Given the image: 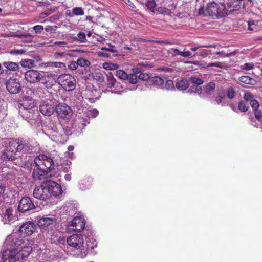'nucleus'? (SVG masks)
Masks as SVG:
<instances>
[{"label": "nucleus", "instance_id": "obj_34", "mask_svg": "<svg viewBox=\"0 0 262 262\" xmlns=\"http://www.w3.org/2000/svg\"><path fill=\"white\" fill-rule=\"evenodd\" d=\"M244 101L250 104L254 99V96L249 92H245L243 95Z\"/></svg>", "mask_w": 262, "mask_h": 262}, {"label": "nucleus", "instance_id": "obj_59", "mask_svg": "<svg viewBox=\"0 0 262 262\" xmlns=\"http://www.w3.org/2000/svg\"><path fill=\"white\" fill-rule=\"evenodd\" d=\"M223 63L222 62H213V63H210L207 66V68H209L211 67H216L218 68H222L223 67Z\"/></svg>", "mask_w": 262, "mask_h": 262}, {"label": "nucleus", "instance_id": "obj_28", "mask_svg": "<svg viewBox=\"0 0 262 262\" xmlns=\"http://www.w3.org/2000/svg\"><path fill=\"white\" fill-rule=\"evenodd\" d=\"M215 101L218 105L221 106H226L227 104V101H226V97L225 93H220L219 95L216 97Z\"/></svg>", "mask_w": 262, "mask_h": 262}, {"label": "nucleus", "instance_id": "obj_44", "mask_svg": "<svg viewBox=\"0 0 262 262\" xmlns=\"http://www.w3.org/2000/svg\"><path fill=\"white\" fill-rule=\"evenodd\" d=\"M24 145L26 146V150H23L25 152H27L29 153L33 152L35 148L34 145H32L30 143H25Z\"/></svg>", "mask_w": 262, "mask_h": 262}, {"label": "nucleus", "instance_id": "obj_47", "mask_svg": "<svg viewBox=\"0 0 262 262\" xmlns=\"http://www.w3.org/2000/svg\"><path fill=\"white\" fill-rule=\"evenodd\" d=\"M10 36L17 37L20 38H24L27 37H29L31 39L32 38V36L29 33L13 34L12 35H11Z\"/></svg>", "mask_w": 262, "mask_h": 262}, {"label": "nucleus", "instance_id": "obj_17", "mask_svg": "<svg viewBox=\"0 0 262 262\" xmlns=\"http://www.w3.org/2000/svg\"><path fill=\"white\" fill-rule=\"evenodd\" d=\"M85 220L81 216L75 217L70 223V229L76 232H81L85 227Z\"/></svg>", "mask_w": 262, "mask_h": 262}, {"label": "nucleus", "instance_id": "obj_21", "mask_svg": "<svg viewBox=\"0 0 262 262\" xmlns=\"http://www.w3.org/2000/svg\"><path fill=\"white\" fill-rule=\"evenodd\" d=\"M19 112L21 116L30 123H32V121L34 120L37 116V113H35L34 108L28 110L19 108Z\"/></svg>", "mask_w": 262, "mask_h": 262}, {"label": "nucleus", "instance_id": "obj_57", "mask_svg": "<svg viewBox=\"0 0 262 262\" xmlns=\"http://www.w3.org/2000/svg\"><path fill=\"white\" fill-rule=\"evenodd\" d=\"M43 77H47L48 78H54L57 76V74L55 72H47L43 73Z\"/></svg>", "mask_w": 262, "mask_h": 262}, {"label": "nucleus", "instance_id": "obj_37", "mask_svg": "<svg viewBox=\"0 0 262 262\" xmlns=\"http://www.w3.org/2000/svg\"><path fill=\"white\" fill-rule=\"evenodd\" d=\"M78 66L81 67H87L90 65V62L83 58H79L77 60Z\"/></svg>", "mask_w": 262, "mask_h": 262}, {"label": "nucleus", "instance_id": "obj_52", "mask_svg": "<svg viewBox=\"0 0 262 262\" xmlns=\"http://www.w3.org/2000/svg\"><path fill=\"white\" fill-rule=\"evenodd\" d=\"M149 78L148 74L141 72L138 75V79L142 80L144 81L147 80Z\"/></svg>", "mask_w": 262, "mask_h": 262}, {"label": "nucleus", "instance_id": "obj_12", "mask_svg": "<svg viewBox=\"0 0 262 262\" xmlns=\"http://www.w3.org/2000/svg\"><path fill=\"white\" fill-rule=\"evenodd\" d=\"M55 111L58 117L64 119H69L72 115V110L71 107L63 103L56 105Z\"/></svg>", "mask_w": 262, "mask_h": 262}, {"label": "nucleus", "instance_id": "obj_61", "mask_svg": "<svg viewBox=\"0 0 262 262\" xmlns=\"http://www.w3.org/2000/svg\"><path fill=\"white\" fill-rule=\"evenodd\" d=\"M256 28L254 21H250L248 22V29L251 31L254 30Z\"/></svg>", "mask_w": 262, "mask_h": 262}, {"label": "nucleus", "instance_id": "obj_16", "mask_svg": "<svg viewBox=\"0 0 262 262\" xmlns=\"http://www.w3.org/2000/svg\"><path fill=\"white\" fill-rule=\"evenodd\" d=\"M55 104L51 100H48L41 102L39 105V111L44 115L50 116L54 112Z\"/></svg>", "mask_w": 262, "mask_h": 262}, {"label": "nucleus", "instance_id": "obj_4", "mask_svg": "<svg viewBox=\"0 0 262 262\" xmlns=\"http://www.w3.org/2000/svg\"><path fill=\"white\" fill-rule=\"evenodd\" d=\"M27 240L19 236L17 234H12L8 236L4 244L5 250L14 251L26 246H30Z\"/></svg>", "mask_w": 262, "mask_h": 262}, {"label": "nucleus", "instance_id": "obj_20", "mask_svg": "<svg viewBox=\"0 0 262 262\" xmlns=\"http://www.w3.org/2000/svg\"><path fill=\"white\" fill-rule=\"evenodd\" d=\"M56 222V220L54 217H42L38 220V224L43 229L49 231L53 230Z\"/></svg>", "mask_w": 262, "mask_h": 262}, {"label": "nucleus", "instance_id": "obj_10", "mask_svg": "<svg viewBox=\"0 0 262 262\" xmlns=\"http://www.w3.org/2000/svg\"><path fill=\"white\" fill-rule=\"evenodd\" d=\"M43 185L48 190V192L50 194V197L51 195L58 196L62 193V190L60 185L55 181L51 180L45 181L43 182Z\"/></svg>", "mask_w": 262, "mask_h": 262}, {"label": "nucleus", "instance_id": "obj_63", "mask_svg": "<svg viewBox=\"0 0 262 262\" xmlns=\"http://www.w3.org/2000/svg\"><path fill=\"white\" fill-rule=\"evenodd\" d=\"M62 129L61 128H60V131L57 132V140L60 141L62 139L63 134H62Z\"/></svg>", "mask_w": 262, "mask_h": 262}, {"label": "nucleus", "instance_id": "obj_19", "mask_svg": "<svg viewBox=\"0 0 262 262\" xmlns=\"http://www.w3.org/2000/svg\"><path fill=\"white\" fill-rule=\"evenodd\" d=\"M35 207L32 201L29 197H23L20 200L18 206V210L21 212L30 211Z\"/></svg>", "mask_w": 262, "mask_h": 262}, {"label": "nucleus", "instance_id": "obj_3", "mask_svg": "<svg viewBox=\"0 0 262 262\" xmlns=\"http://www.w3.org/2000/svg\"><path fill=\"white\" fill-rule=\"evenodd\" d=\"M198 13L199 15H208L213 18L222 17L227 14L224 5L219 4L214 2L208 3L205 8H200Z\"/></svg>", "mask_w": 262, "mask_h": 262}, {"label": "nucleus", "instance_id": "obj_42", "mask_svg": "<svg viewBox=\"0 0 262 262\" xmlns=\"http://www.w3.org/2000/svg\"><path fill=\"white\" fill-rule=\"evenodd\" d=\"M152 81L154 84L158 86L163 85L164 82V80L159 76L153 77Z\"/></svg>", "mask_w": 262, "mask_h": 262}, {"label": "nucleus", "instance_id": "obj_50", "mask_svg": "<svg viewBox=\"0 0 262 262\" xmlns=\"http://www.w3.org/2000/svg\"><path fill=\"white\" fill-rule=\"evenodd\" d=\"M165 88L167 90H170L173 89L174 88V86L173 81L170 80H167L166 82V83L165 85Z\"/></svg>", "mask_w": 262, "mask_h": 262}, {"label": "nucleus", "instance_id": "obj_51", "mask_svg": "<svg viewBox=\"0 0 262 262\" xmlns=\"http://www.w3.org/2000/svg\"><path fill=\"white\" fill-rule=\"evenodd\" d=\"M68 68L71 70H75L77 69L78 66L77 61H70L68 64Z\"/></svg>", "mask_w": 262, "mask_h": 262}, {"label": "nucleus", "instance_id": "obj_36", "mask_svg": "<svg viewBox=\"0 0 262 262\" xmlns=\"http://www.w3.org/2000/svg\"><path fill=\"white\" fill-rule=\"evenodd\" d=\"M104 69L109 70H117L119 68V66L116 63H112L110 62H105L103 64Z\"/></svg>", "mask_w": 262, "mask_h": 262}, {"label": "nucleus", "instance_id": "obj_43", "mask_svg": "<svg viewBox=\"0 0 262 262\" xmlns=\"http://www.w3.org/2000/svg\"><path fill=\"white\" fill-rule=\"evenodd\" d=\"M226 95L229 99H233L235 96V91L233 88H229L227 90Z\"/></svg>", "mask_w": 262, "mask_h": 262}, {"label": "nucleus", "instance_id": "obj_32", "mask_svg": "<svg viewBox=\"0 0 262 262\" xmlns=\"http://www.w3.org/2000/svg\"><path fill=\"white\" fill-rule=\"evenodd\" d=\"M20 65L25 68H31L34 66V61L29 59H24L20 62Z\"/></svg>", "mask_w": 262, "mask_h": 262}, {"label": "nucleus", "instance_id": "obj_5", "mask_svg": "<svg viewBox=\"0 0 262 262\" xmlns=\"http://www.w3.org/2000/svg\"><path fill=\"white\" fill-rule=\"evenodd\" d=\"M84 243L83 236L78 234H73L67 238L68 248L77 253H81L84 250Z\"/></svg>", "mask_w": 262, "mask_h": 262}, {"label": "nucleus", "instance_id": "obj_38", "mask_svg": "<svg viewBox=\"0 0 262 262\" xmlns=\"http://www.w3.org/2000/svg\"><path fill=\"white\" fill-rule=\"evenodd\" d=\"M145 6L151 11L154 12L156 6L155 0H146Z\"/></svg>", "mask_w": 262, "mask_h": 262}, {"label": "nucleus", "instance_id": "obj_2", "mask_svg": "<svg viewBox=\"0 0 262 262\" xmlns=\"http://www.w3.org/2000/svg\"><path fill=\"white\" fill-rule=\"evenodd\" d=\"M32 250L31 246L11 252L4 250L2 253L1 259L3 262H15L25 260Z\"/></svg>", "mask_w": 262, "mask_h": 262}, {"label": "nucleus", "instance_id": "obj_23", "mask_svg": "<svg viewBox=\"0 0 262 262\" xmlns=\"http://www.w3.org/2000/svg\"><path fill=\"white\" fill-rule=\"evenodd\" d=\"M86 98L91 103H94L100 97V93L95 89H86L85 91Z\"/></svg>", "mask_w": 262, "mask_h": 262}, {"label": "nucleus", "instance_id": "obj_58", "mask_svg": "<svg viewBox=\"0 0 262 262\" xmlns=\"http://www.w3.org/2000/svg\"><path fill=\"white\" fill-rule=\"evenodd\" d=\"M94 79L99 82H102L104 79L103 75L100 73H96L94 76Z\"/></svg>", "mask_w": 262, "mask_h": 262}, {"label": "nucleus", "instance_id": "obj_62", "mask_svg": "<svg viewBox=\"0 0 262 262\" xmlns=\"http://www.w3.org/2000/svg\"><path fill=\"white\" fill-rule=\"evenodd\" d=\"M181 56L185 57H191L192 56L191 55V53L190 51H181Z\"/></svg>", "mask_w": 262, "mask_h": 262}, {"label": "nucleus", "instance_id": "obj_22", "mask_svg": "<svg viewBox=\"0 0 262 262\" xmlns=\"http://www.w3.org/2000/svg\"><path fill=\"white\" fill-rule=\"evenodd\" d=\"M1 221L4 224L10 225L16 220V217L13 213V210L11 208L6 209L1 215Z\"/></svg>", "mask_w": 262, "mask_h": 262}, {"label": "nucleus", "instance_id": "obj_39", "mask_svg": "<svg viewBox=\"0 0 262 262\" xmlns=\"http://www.w3.org/2000/svg\"><path fill=\"white\" fill-rule=\"evenodd\" d=\"M116 76L122 80H126L128 77L127 73L123 70H117L115 72Z\"/></svg>", "mask_w": 262, "mask_h": 262}, {"label": "nucleus", "instance_id": "obj_53", "mask_svg": "<svg viewBox=\"0 0 262 262\" xmlns=\"http://www.w3.org/2000/svg\"><path fill=\"white\" fill-rule=\"evenodd\" d=\"M249 104L251 105L253 111L258 110V108L259 107V103L255 99L253 100V101H251V102Z\"/></svg>", "mask_w": 262, "mask_h": 262}, {"label": "nucleus", "instance_id": "obj_29", "mask_svg": "<svg viewBox=\"0 0 262 262\" xmlns=\"http://www.w3.org/2000/svg\"><path fill=\"white\" fill-rule=\"evenodd\" d=\"M176 86L178 90L183 91L188 88L189 83L186 79L178 80Z\"/></svg>", "mask_w": 262, "mask_h": 262}, {"label": "nucleus", "instance_id": "obj_46", "mask_svg": "<svg viewBox=\"0 0 262 262\" xmlns=\"http://www.w3.org/2000/svg\"><path fill=\"white\" fill-rule=\"evenodd\" d=\"M190 80L193 84L201 85L203 83L202 79L195 77H191Z\"/></svg>", "mask_w": 262, "mask_h": 262}, {"label": "nucleus", "instance_id": "obj_24", "mask_svg": "<svg viewBox=\"0 0 262 262\" xmlns=\"http://www.w3.org/2000/svg\"><path fill=\"white\" fill-rule=\"evenodd\" d=\"M6 146V148L4 150L1 156V159L4 161L14 160L16 157V154H14V151L11 150L8 146Z\"/></svg>", "mask_w": 262, "mask_h": 262}, {"label": "nucleus", "instance_id": "obj_15", "mask_svg": "<svg viewBox=\"0 0 262 262\" xmlns=\"http://www.w3.org/2000/svg\"><path fill=\"white\" fill-rule=\"evenodd\" d=\"M33 195L36 199L40 200L48 201L50 199V194L46 187L43 185V182L33 190Z\"/></svg>", "mask_w": 262, "mask_h": 262}, {"label": "nucleus", "instance_id": "obj_41", "mask_svg": "<svg viewBox=\"0 0 262 262\" xmlns=\"http://www.w3.org/2000/svg\"><path fill=\"white\" fill-rule=\"evenodd\" d=\"M191 92L202 95V89L200 85L193 84L191 86Z\"/></svg>", "mask_w": 262, "mask_h": 262}, {"label": "nucleus", "instance_id": "obj_35", "mask_svg": "<svg viewBox=\"0 0 262 262\" xmlns=\"http://www.w3.org/2000/svg\"><path fill=\"white\" fill-rule=\"evenodd\" d=\"M249 104L244 100H241L238 103V109L240 111L245 112L248 111Z\"/></svg>", "mask_w": 262, "mask_h": 262}, {"label": "nucleus", "instance_id": "obj_64", "mask_svg": "<svg viewBox=\"0 0 262 262\" xmlns=\"http://www.w3.org/2000/svg\"><path fill=\"white\" fill-rule=\"evenodd\" d=\"M53 11H51V10L46 11L45 12H44L43 13H42L40 14V17L43 18L45 17H46L47 16L49 15L50 14H51L52 12H53Z\"/></svg>", "mask_w": 262, "mask_h": 262}, {"label": "nucleus", "instance_id": "obj_18", "mask_svg": "<svg viewBox=\"0 0 262 262\" xmlns=\"http://www.w3.org/2000/svg\"><path fill=\"white\" fill-rule=\"evenodd\" d=\"M36 225L31 221L24 222L19 228V232L21 235L30 236L35 230Z\"/></svg>", "mask_w": 262, "mask_h": 262}, {"label": "nucleus", "instance_id": "obj_14", "mask_svg": "<svg viewBox=\"0 0 262 262\" xmlns=\"http://www.w3.org/2000/svg\"><path fill=\"white\" fill-rule=\"evenodd\" d=\"M33 167L32 178L34 181L41 180L50 177L52 174L50 172L40 167L35 166V165H32Z\"/></svg>", "mask_w": 262, "mask_h": 262}, {"label": "nucleus", "instance_id": "obj_30", "mask_svg": "<svg viewBox=\"0 0 262 262\" xmlns=\"http://www.w3.org/2000/svg\"><path fill=\"white\" fill-rule=\"evenodd\" d=\"M238 79L239 81L246 84L254 85L256 83V81L254 79L248 76H242Z\"/></svg>", "mask_w": 262, "mask_h": 262}, {"label": "nucleus", "instance_id": "obj_49", "mask_svg": "<svg viewBox=\"0 0 262 262\" xmlns=\"http://www.w3.org/2000/svg\"><path fill=\"white\" fill-rule=\"evenodd\" d=\"M254 112V116L255 118L260 122H262V111L259 110L255 111Z\"/></svg>", "mask_w": 262, "mask_h": 262}, {"label": "nucleus", "instance_id": "obj_26", "mask_svg": "<svg viewBox=\"0 0 262 262\" xmlns=\"http://www.w3.org/2000/svg\"><path fill=\"white\" fill-rule=\"evenodd\" d=\"M21 107L19 108H25V110L34 108L35 104L32 98L27 97L23 98L21 102L20 103Z\"/></svg>", "mask_w": 262, "mask_h": 262}, {"label": "nucleus", "instance_id": "obj_1", "mask_svg": "<svg viewBox=\"0 0 262 262\" xmlns=\"http://www.w3.org/2000/svg\"><path fill=\"white\" fill-rule=\"evenodd\" d=\"M77 111V120L79 124H74L73 128L79 132L83 129L90 123V118H94L98 115V111L96 109L90 110L87 104L83 102L78 103L75 106Z\"/></svg>", "mask_w": 262, "mask_h": 262}, {"label": "nucleus", "instance_id": "obj_33", "mask_svg": "<svg viewBox=\"0 0 262 262\" xmlns=\"http://www.w3.org/2000/svg\"><path fill=\"white\" fill-rule=\"evenodd\" d=\"M84 15V10L81 7H75L72 9V13H69L70 17L76 16H81Z\"/></svg>", "mask_w": 262, "mask_h": 262}, {"label": "nucleus", "instance_id": "obj_25", "mask_svg": "<svg viewBox=\"0 0 262 262\" xmlns=\"http://www.w3.org/2000/svg\"><path fill=\"white\" fill-rule=\"evenodd\" d=\"M215 89V84L213 82H210L208 83L204 87L203 92L201 95V97L204 98L206 96L212 94Z\"/></svg>", "mask_w": 262, "mask_h": 262}, {"label": "nucleus", "instance_id": "obj_60", "mask_svg": "<svg viewBox=\"0 0 262 262\" xmlns=\"http://www.w3.org/2000/svg\"><path fill=\"white\" fill-rule=\"evenodd\" d=\"M25 51L23 50H16L12 49L10 51L11 54L13 55H21L24 53Z\"/></svg>", "mask_w": 262, "mask_h": 262}, {"label": "nucleus", "instance_id": "obj_9", "mask_svg": "<svg viewBox=\"0 0 262 262\" xmlns=\"http://www.w3.org/2000/svg\"><path fill=\"white\" fill-rule=\"evenodd\" d=\"M106 86L107 88L111 89L108 91H111L113 93L120 94L124 90L122 89L123 88L117 82L115 78L114 77L113 75L111 72H109L106 75Z\"/></svg>", "mask_w": 262, "mask_h": 262}, {"label": "nucleus", "instance_id": "obj_40", "mask_svg": "<svg viewBox=\"0 0 262 262\" xmlns=\"http://www.w3.org/2000/svg\"><path fill=\"white\" fill-rule=\"evenodd\" d=\"M126 80L132 84H136L138 80V75L136 74H130L128 75V77L126 78Z\"/></svg>", "mask_w": 262, "mask_h": 262}, {"label": "nucleus", "instance_id": "obj_13", "mask_svg": "<svg viewBox=\"0 0 262 262\" xmlns=\"http://www.w3.org/2000/svg\"><path fill=\"white\" fill-rule=\"evenodd\" d=\"M6 87L8 91L11 94L19 93L21 90L22 86L18 79L16 78H10L6 82Z\"/></svg>", "mask_w": 262, "mask_h": 262}, {"label": "nucleus", "instance_id": "obj_7", "mask_svg": "<svg viewBox=\"0 0 262 262\" xmlns=\"http://www.w3.org/2000/svg\"><path fill=\"white\" fill-rule=\"evenodd\" d=\"M1 143L3 146H8L11 150L14 151L15 154L17 152L26 150V146L24 145L23 141L20 139H2Z\"/></svg>", "mask_w": 262, "mask_h": 262}, {"label": "nucleus", "instance_id": "obj_11", "mask_svg": "<svg viewBox=\"0 0 262 262\" xmlns=\"http://www.w3.org/2000/svg\"><path fill=\"white\" fill-rule=\"evenodd\" d=\"M25 79L30 83L39 82L43 78V74L39 71L30 69L24 74Z\"/></svg>", "mask_w": 262, "mask_h": 262}, {"label": "nucleus", "instance_id": "obj_6", "mask_svg": "<svg viewBox=\"0 0 262 262\" xmlns=\"http://www.w3.org/2000/svg\"><path fill=\"white\" fill-rule=\"evenodd\" d=\"M34 164L51 172L54 167V161L50 156L40 154L34 158Z\"/></svg>", "mask_w": 262, "mask_h": 262}, {"label": "nucleus", "instance_id": "obj_55", "mask_svg": "<svg viewBox=\"0 0 262 262\" xmlns=\"http://www.w3.org/2000/svg\"><path fill=\"white\" fill-rule=\"evenodd\" d=\"M36 33L40 34L43 30V27L42 25H36L33 27Z\"/></svg>", "mask_w": 262, "mask_h": 262}, {"label": "nucleus", "instance_id": "obj_54", "mask_svg": "<svg viewBox=\"0 0 262 262\" xmlns=\"http://www.w3.org/2000/svg\"><path fill=\"white\" fill-rule=\"evenodd\" d=\"M54 68H56L60 69H64L66 68V64L63 62H54Z\"/></svg>", "mask_w": 262, "mask_h": 262}, {"label": "nucleus", "instance_id": "obj_56", "mask_svg": "<svg viewBox=\"0 0 262 262\" xmlns=\"http://www.w3.org/2000/svg\"><path fill=\"white\" fill-rule=\"evenodd\" d=\"M101 50H104V51H110L112 53H115V52H117V50L114 46H109V47H108V48L102 47L101 48Z\"/></svg>", "mask_w": 262, "mask_h": 262}, {"label": "nucleus", "instance_id": "obj_31", "mask_svg": "<svg viewBox=\"0 0 262 262\" xmlns=\"http://www.w3.org/2000/svg\"><path fill=\"white\" fill-rule=\"evenodd\" d=\"M69 56H72V55L65 52H56L54 54V57L57 60H66Z\"/></svg>", "mask_w": 262, "mask_h": 262}, {"label": "nucleus", "instance_id": "obj_8", "mask_svg": "<svg viewBox=\"0 0 262 262\" xmlns=\"http://www.w3.org/2000/svg\"><path fill=\"white\" fill-rule=\"evenodd\" d=\"M59 84L66 91L73 90L76 86V79L69 74H62L58 78Z\"/></svg>", "mask_w": 262, "mask_h": 262}, {"label": "nucleus", "instance_id": "obj_48", "mask_svg": "<svg viewBox=\"0 0 262 262\" xmlns=\"http://www.w3.org/2000/svg\"><path fill=\"white\" fill-rule=\"evenodd\" d=\"M77 38L81 42H85L86 40L85 34L84 32H80L77 34Z\"/></svg>", "mask_w": 262, "mask_h": 262}, {"label": "nucleus", "instance_id": "obj_45", "mask_svg": "<svg viewBox=\"0 0 262 262\" xmlns=\"http://www.w3.org/2000/svg\"><path fill=\"white\" fill-rule=\"evenodd\" d=\"M254 67V65L252 63H246L244 64L241 66V69L242 70H245L246 71L252 70Z\"/></svg>", "mask_w": 262, "mask_h": 262}, {"label": "nucleus", "instance_id": "obj_27", "mask_svg": "<svg viewBox=\"0 0 262 262\" xmlns=\"http://www.w3.org/2000/svg\"><path fill=\"white\" fill-rule=\"evenodd\" d=\"M3 65L9 71H16L19 69V65L15 62L5 61L3 63Z\"/></svg>", "mask_w": 262, "mask_h": 262}]
</instances>
